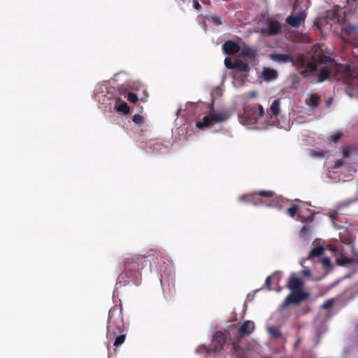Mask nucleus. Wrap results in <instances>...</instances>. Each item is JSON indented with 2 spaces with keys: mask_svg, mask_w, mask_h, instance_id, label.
Masks as SVG:
<instances>
[{
  "mask_svg": "<svg viewBox=\"0 0 358 358\" xmlns=\"http://www.w3.org/2000/svg\"><path fill=\"white\" fill-rule=\"evenodd\" d=\"M270 58L280 64L292 63L304 78L313 76L317 72V64L313 56L308 58L303 54H299L294 57L289 53L273 52L270 55Z\"/></svg>",
  "mask_w": 358,
  "mask_h": 358,
  "instance_id": "obj_1",
  "label": "nucleus"
},
{
  "mask_svg": "<svg viewBox=\"0 0 358 358\" xmlns=\"http://www.w3.org/2000/svg\"><path fill=\"white\" fill-rule=\"evenodd\" d=\"M315 59L317 64V69L321 66L319 72L316 75L317 81L322 83L329 78L331 71L336 70L343 74L348 79H355L358 78V69L351 64L337 65L336 62L331 57L326 55H319Z\"/></svg>",
  "mask_w": 358,
  "mask_h": 358,
  "instance_id": "obj_2",
  "label": "nucleus"
},
{
  "mask_svg": "<svg viewBox=\"0 0 358 358\" xmlns=\"http://www.w3.org/2000/svg\"><path fill=\"white\" fill-rule=\"evenodd\" d=\"M125 331L122 309L117 306L110 309L107 321V338L113 340L118 333Z\"/></svg>",
  "mask_w": 358,
  "mask_h": 358,
  "instance_id": "obj_3",
  "label": "nucleus"
},
{
  "mask_svg": "<svg viewBox=\"0 0 358 358\" xmlns=\"http://www.w3.org/2000/svg\"><path fill=\"white\" fill-rule=\"evenodd\" d=\"M230 117V114L226 111H211L207 115L203 117L202 121L196 122V127L199 129L210 127L215 123H220L227 121Z\"/></svg>",
  "mask_w": 358,
  "mask_h": 358,
  "instance_id": "obj_4",
  "label": "nucleus"
},
{
  "mask_svg": "<svg viewBox=\"0 0 358 358\" xmlns=\"http://www.w3.org/2000/svg\"><path fill=\"white\" fill-rule=\"evenodd\" d=\"M252 194H253L252 205L254 206L274 207L277 204L276 194L273 191L260 190Z\"/></svg>",
  "mask_w": 358,
  "mask_h": 358,
  "instance_id": "obj_5",
  "label": "nucleus"
},
{
  "mask_svg": "<svg viewBox=\"0 0 358 358\" xmlns=\"http://www.w3.org/2000/svg\"><path fill=\"white\" fill-rule=\"evenodd\" d=\"M244 115L247 120L252 124L257 123L261 119L265 120V112L262 105L255 104L244 108Z\"/></svg>",
  "mask_w": 358,
  "mask_h": 358,
  "instance_id": "obj_6",
  "label": "nucleus"
},
{
  "mask_svg": "<svg viewBox=\"0 0 358 358\" xmlns=\"http://www.w3.org/2000/svg\"><path fill=\"white\" fill-rule=\"evenodd\" d=\"M280 101L279 99L274 100L270 108L265 113V122L268 125H275L278 123L277 117L280 112Z\"/></svg>",
  "mask_w": 358,
  "mask_h": 358,
  "instance_id": "obj_7",
  "label": "nucleus"
},
{
  "mask_svg": "<svg viewBox=\"0 0 358 358\" xmlns=\"http://www.w3.org/2000/svg\"><path fill=\"white\" fill-rule=\"evenodd\" d=\"M292 292L285 298L283 303H282V308H285L292 304H299L301 302L306 300L309 296V294L303 291Z\"/></svg>",
  "mask_w": 358,
  "mask_h": 358,
  "instance_id": "obj_8",
  "label": "nucleus"
},
{
  "mask_svg": "<svg viewBox=\"0 0 358 358\" xmlns=\"http://www.w3.org/2000/svg\"><path fill=\"white\" fill-rule=\"evenodd\" d=\"M226 343V336L222 331H217L213 336L212 341L210 343L211 350L214 355L219 353L223 349Z\"/></svg>",
  "mask_w": 358,
  "mask_h": 358,
  "instance_id": "obj_9",
  "label": "nucleus"
},
{
  "mask_svg": "<svg viewBox=\"0 0 358 358\" xmlns=\"http://www.w3.org/2000/svg\"><path fill=\"white\" fill-rule=\"evenodd\" d=\"M139 263L134 258H127L124 260V275L129 278H134L138 271Z\"/></svg>",
  "mask_w": 358,
  "mask_h": 358,
  "instance_id": "obj_10",
  "label": "nucleus"
},
{
  "mask_svg": "<svg viewBox=\"0 0 358 358\" xmlns=\"http://www.w3.org/2000/svg\"><path fill=\"white\" fill-rule=\"evenodd\" d=\"M306 17V13L305 10H300L289 15L286 19V22L292 27L298 28L304 22Z\"/></svg>",
  "mask_w": 358,
  "mask_h": 358,
  "instance_id": "obj_11",
  "label": "nucleus"
},
{
  "mask_svg": "<svg viewBox=\"0 0 358 358\" xmlns=\"http://www.w3.org/2000/svg\"><path fill=\"white\" fill-rule=\"evenodd\" d=\"M303 280L294 274H292L287 283V287L291 291H303Z\"/></svg>",
  "mask_w": 358,
  "mask_h": 358,
  "instance_id": "obj_12",
  "label": "nucleus"
},
{
  "mask_svg": "<svg viewBox=\"0 0 358 358\" xmlns=\"http://www.w3.org/2000/svg\"><path fill=\"white\" fill-rule=\"evenodd\" d=\"M222 49L224 52L227 55H232L236 53H238L240 50L241 47L235 41H227L222 45Z\"/></svg>",
  "mask_w": 358,
  "mask_h": 358,
  "instance_id": "obj_13",
  "label": "nucleus"
},
{
  "mask_svg": "<svg viewBox=\"0 0 358 358\" xmlns=\"http://www.w3.org/2000/svg\"><path fill=\"white\" fill-rule=\"evenodd\" d=\"M281 24L276 20L268 22L267 29L264 30V33L268 36H275L281 32Z\"/></svg>",
  "mask_w": 358,
  "mask_h": 358,
  "instance_id": "obj_14",
  "label": "nucleus"
},
{
  "mask_svg": "<svg viewBox=\"0 0 358 358\" xmlns=\"http://www.w3.org/2000/svg\"><path fill=\"white\" fill-rule=\"evenodd\" d=\"M255 329V323L251 320L245 321L238 329V334L242 336H248Z\"/></svg>",
  "mask_w": 358,
  "mask_h": 358,
  "instance_id": "obj_15",
  "label": "nucleus"
},
{
  "mask_svg": "<svg viewBox=\"0 0 358 358\" xmlns=\"http://www.w3.org/2000/svg\"><path fill=\"white\" fill-rule=\"evenodd\" d=\"M278 77V73L277 71L268 67H264L261 73V78L265 81L274 80L277 79Z\"/></svg>",
  "mask_w": 358,
  "mask_h": 358,
  "instance_id": "obj_16",
  "label": "nucleus"
},
{
  "mask_svg": "<svg viewBox=\"0 0 358 358\" xmlns=\"http://www.w3.org/2000/svg\"><path fill=\"white\" fill-rule=\"evenodd\" d=\"M343 157H352L358 155V145L352 143L347 145L343 148Z\"/></svg>",
  "mask_w": 358,
  "mask_h": 358,
  "instance_id": "obj_17",
  "label": "nucleus"
},
{
  "mask_svg": "<svg viewBox=\"0 0 358 358\" xmlns=\"http://www.w3.org/2000/svg\"><path fill=\"white\" fill-rule=\"evenodd\" d=\"M241 57L245 59H252L255 56V50L248 46L243 48L241 52Z\"/></svg>",
  "mask_w": 358,
  "mask_h": 358,
  "instance_id": "obj_18",
  "label": "nucleus"
},
{
  "mask_svg": "<svg viewBox=\"0 0 358 358\" xmlns=\"http://www.w3.org/2000/svg\"><path fill=\"white\" fill-rule=\"evenodd\" d=\"M196 352L198 354L204 355L206 358H209L212 356H214V353L211 350L210 345L208 347L205 345H201L196 348Z\"/></svg>",
  "mask_w": 358,
  "mask_h": 358,
  "instance_id": "obj_19",
  "label": "nucleus"
},
{
  "mask_svg": "<svg viewBox=\"0 0 358 358\" xmlns=\"http://www.w3.org/2000/svg\"><path fill=\"white\" fill-rule=\"evenodd\" d=\"M343 134L342 132L338 131L330 136L327 138V143L329 145H336L338 141L343 138Z\"/></svg>",
  "mask_w": 358,
  "mask_h": 358,
  "instance_id": "obj_20",
  "label": "nucleus"
},
{
  "mask_svg": "<svg viewBox=\"0 0 358 358\" xmlns=\"http://www.w3.org/2000/svg\"><path fill=\"white\" fill-rule=\"evenodd\" d=\"M344 165V162L343 159H338L335 161L332 164H329L327 165V169L329 172H336V169L341 168Z\"/></svg>",
  "mask_w": 358,
  "mask_h": 358,
  "instance_id": "obj_21",
  "label": "nucleus"
},
{
  "mask_svg": "<svg viewBox=\"0 0 358 358\" xmlns=\"http://www.w3.org/2000/svg\"><path fill=\"white\" fill-rule=\"evenodd\" d=\"M234 69H237L241 72H248L250 71V66L241 59H236Z\"/></svg>",
  "mask_w": 358,
  "mask_h": 358,
  "instance_id": "obj_22",
  "label": "nucleus"
},
{
  "mask_svg": "<svg viewBox=\"0 0 358 358\" xmlns=\"http://www.w3.org/2000/svg\"><path fill=\"white\" fill-rule=\"evenodd\" d=\"M206 19L216 26L221 25L225 22V20L223 18L219 17L215 15L207 16Z\"/></svg>",
  "mask_w": 358,
  "mask_h": 358,
  "instance_id": "obj_23",
  "label": "nucleus"
},
{
  "mask_svg": "<svg viewBox=\"0 0 358 358\" xmlns=\"http://www.w3.org/2000/svg\"><path fill=\"white\" fill-rule=\"evenodd\" d=\"M126 335L123 333H118L113 339H115L113 345L115 347H119L125 341Z\"/></svg>",
  "mask_w": 358,
  "mask_h": 358,
  "instance_id": "obj_24",
  "label": "nucleus"
},
{
  "mask_svg": "<svg viewBox=\"0 0 358 358\" xmlns=\"http://www.w3.org/2000/svg\"><path fill=\"white\" fill-rule=\"evenodd\" d=\"M320 102V98L317 94H311L307 103L311 107H316Z\"/></svg>",
  "mask_w": 358,
  "mask_h": 358,
  "instance_id": "obj_25",
  "label": "nucleus"
},
{
  "mask_svg": "<svg viewBox=\"0 0 358 358\" xmlns=\"http://www.w3.org/2000/svg\"><path fill=\"white\" fill-rule=\"evenodd\" d=\"M118 112H122L123 114L127 115L130 112V108L126 102H122L115 107Z\"/></svg>",
  "mask_w": 358,
  "mask_h": 358,
  "instance_id": "obj_26",
  "label": "nucleus"
},
{
  "mask_svg": "<svg viewBox=\"0 0 358 358\" xmlns=\"http://www.w3.org/2000/svg\"><path fill=\"white\" fill-rule=\"evenodd\" d=\"M324 252L322 247H315L313 248L309 252V257H320Z\"/></svg>",
  "mask_w": 358,
  "mask_h": 358,
  "instance_id": "obj_27",
  "label": "nucleus"
},
{
  "mask_svg": "<svg viewBox=\"0 0 358 358\" xmlns=\"http://www.w3.org/2000/svg\"><path fill=\"white\" fill-rule=\"evenodd\" d=\"M252 198H253V194L248 193L243 195H241L239 197V201L246 203H251L252 204Z\"/></svg>",
  "mask_w": 358,
  "mask_h": 358,
  "instance_id": "obj_28",
  "label": "nucleus"
},
{
  "mask_svg": "<svg viewBox=\"0 0 358 358\" xmlns=\"http://www.w3.org/2000/svg\"><path fill=\"white\" fill-rule=\"evenodd\" d=\"M343 30L346 34H351L357 31L358 27L353 24H347L343 28Z\"/></svg>",
  "mask_w": 358,
  "mask_h": 358,
  "instance_id": "obj_29",
  "label": "nucleus"
},
{
  "mask_svg": "<svg viewBox=\"0 0 358 358\" xmlns=\"http://www.w3.org/2000/svg\"><path fill=\"white\" fill-rule=\"evenodd\" d=\"M298 210V206L296 205H293L287 210V212L291 217H294L295 215H296Z\"/></svg>",
  "mask_w": 358,
  "mask_h": 358,
  "instance_id": "obj_30",
  "label": "nucleus"
},
{
  "mask_svg": "<svg viewBox=\"0 0 358 358\" xmlns=\"http://www.w3.org/2000/svg\"><path fill=\"white\" fill-rule=\"evenodd\" d=\"M236 64V60L234 62H232L230 58L226 57L224 59V65L227 69H234Z\"/></svg>",
  "mask_w": 358,
  "mask_h": 358,
  "instance_id": "obj_31",
  "label": "nucleus"
},
{
  "mask_svg": "<svg viewBox=\"0 0 358 358\" xmlns=\"http://www.w3.org/2000/svg\"><path fill=\"white\" fill-rule=\"evenodd\" d=\"M127 99L128 101L132 103H136L138 101V96L133 92H129L127 95Z\"/></svg>",
  "mask_w": 358,
  "mask_h": 358,
  "instance_id": "obj_32",
  "label": "nucleus"
},
{
  "mask_svg": "<svg viewBox=\"0 0 358 358\" xmlns=\"http://www.w3.org/2000/svg\"><path fill=\"white\" fill-rule=\"evenodd\" d=\"M132 120L134 123L141 124L144 122V118L142 115L136 114L133 116Z\"/></svg>",
  "mask_w": 358,
  "mask_h": 358,
  "instance_id": "obj_33",
  "label": "nucleus"
},
{
  "mask_svg": "<svg viewBox=\"0 0 358 358\" xmlns=\"http://www.w3.org/2000/svg\"><path fill=\"white\" fill-rule=\"evenodd\" d=\"M269 332L275 337H278L281 335L280 329L277 327H271L269 329Z\"/></svg>",
  "mask_w": 358,
  "mask_h": 358,
  "instance_id": "obj_34",
  "label": "nucleus"
},
{
  "mask_svg": "<svg viewBox=\"0 0 358 358\" xmlns=\"http://www.w3.org/2000/svg\"><path fill=\"white\" fill-rule=\"evenodd\" d=\"M313 220H314V214H313V213H311L310 215H308L306 217H301L302 222H306V223L311 222L313 221Z\"/></svg>",
  "mask_w": 358,
  "mask_h": 358,
  "instance_id": "obj_35",
  "label": "nucleus"
},
{
  "mask_svg": "<svg viewBox=\"0 0 358 358\" xmlns=\"http://www.w3.org/2000/svg\"><path fill=\"white\" fill-rule=\"evenodd\" d=\"M333 299L327 300L322 306L324 309H328L333 306Z\"/></svg>",
  "mask_w": 358,
  "mask_h": 358,
  "instance_id": "obj_36",
  "label": "nucleus"
},
{
  "mask_svg": "<svg viewBox=\"0 0 358 358\" xmlns=\"http://www.w3.org/2000/svg\"><path fill=\"white\" fill-rule=\"evenodd\" d=\"M193 6L197 10H199L201 9V6L200 5V3H199V1L197 0L194 1Z\"/></svg>",
  "mask_w": 358,
  "mask_h": 358,
  "instance_id": "obj_37",
  "label": "nucleus"
},
{
  "mask_svg": "<svg viewBox=\"0 0 358 358\" xmlns=\"http://www.w3.org/2000/svg\"><path fill=\"white\" fill-rule=\"evenodd\" d=\"M271 276H268V277L266 278V280H265V285L266 286V287H267L268 289H271Z\"/></svg>",
  "mask_w": 358,
  "mask_h": 358,
  "instance_id": "obj_38",
  "label": "nucleus"
},
{
  "mask_svg": "<svg viewBox=\"0 0 358 358\" xmlns=\"http://www.w3.org/2000/svg\"><path fill=\"white\" fill-rule=\"evenodd\" d=\"M310 274L311 273L308 269H305L302 271V275L304 276H310Z\"/></svg>",
  "mask_w": 358,
  "mask_h": 358,
  "instance_id": "obj_39",
  "label": "nucleus"
},
{
  "mask_svg": "<svg viewBox=\"0 0 358 358\" xmlns=\"http://www.w3.org/2000/svg\"><path fill=\"white\" fill-rule=\"evenodd\" d=\"M348 170L350 171H353V172H355L356 171V167H355V165H351L350 166Z\"/></svg>",
  "mask_w": 358,
  "mask_h": 358,
  "instance_id": "obj_40",
  "label": "nucleus"
},
{
  "mask_svg": "<svg viewBox=\"0 0 358 358\" xmlns=\"http://www.w3.org/2000/svg\"><path fill=\"white\" fill-rule=\"evenodd\" d=\"M323 263L324 265H329L330 264V260L327 258H325L323 259Z\"/></svg>",
  "mask_w": 358,
  "mask_h": 358,
  "instance_id": "obj_41",
  "label": "nucleus"
},
{
  "mask_svg": "<svg viewBox=\"0 0 358 358\" xmlns=\"http://www.w3.org/2000/svg\"><path fill=\"white\" fill-rule=\"evenodd\" d=\"M307 231V228L306 226L303 227L301 229V232L305 233Z\"/></svg>",
  "mask_w": 358,
  "mask_h": 358,
  "instance_id": "obj_42",
  "label": "nucleus"
},
{
  "mask_svg": "<svg viewBox=\"0 0 358 358\" xmlns=\"http://www.w3.org/2000/svg\"><path fill=\"white\" fill-rule=\"evenodd\" d=\"M314 155H315V157H322V154L320 153H318V154H313Z\"/></svg>",
  "mask_w": 358,
  "mask_h": 358,
  "instance_id": "obj_43",
  "label": "nucleus"
},
{
  "mask_svg": "<svg viewBox=\"0 0 358 358\" xmlns=\"http://www.w3.org/2000/svg\"><path fill=\"white\" fill-rule=\"evenodd\" d=\"M123 275H124V273H120V278H123Z\"/></svg>",
  "mask_w": 358,
  "mask_h": 358,
  "instance_id": "obj_44",
  "label": "nucleus"
},
{
  "mask_svg": "<svg viewBox=\"0 0 358 358\" xmlns=\"http://www.w3.org/2000/svg\"><path fill=\"white\" fill-rule=\"evenodd\" d=\"M150 257V255H144L143 256L144 258H146V257Z\"/></svg>",
  "mask_w": 358,
  "mask_h": 358,
  "instance_id": "obj_45",
  "label": "nucleus"
},
{
  "mask_svg": "<svg viewBox=\"0 0 358 358\" xmlns=\"http://www.w3.org/2000/svg\"><path fill=\"white\" fill-rule=\"evenodd\" d=\"M296 4L294 5V10H296Z\"/></svg>",
  "mask_w": 358,
  "mask_h": 358,
  "instance_id": "obj_46",
  "label": "nucleus"
},
{
  "mask_svg": "<svg viewBox=\"0 0 358 358\" xmlns=\"http://www.w3.org/2000/svg\"><path fill=\"white\" fill-rule=\"evenodd\" d=\"M108 358H110V357L108 356Z\"/></svg>",
  "mask_w": 358,
  "mask_h": 358,
  "instance_id": "obj_47",
  "label": "nucleus"
}]
</instances>
